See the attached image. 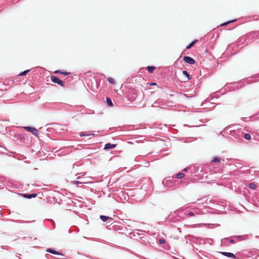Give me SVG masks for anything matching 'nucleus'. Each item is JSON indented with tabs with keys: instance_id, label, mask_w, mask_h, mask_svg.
Instances as JSON below:
<instances>
[{
	"instance_id": "obj_1",
	"label": "nucleus",
	"mask_w": 259,
	"mask_h": 259,
	"mask_svg": "<svg viewBox=\"0 0 259 259\" xmlns=\"http://www.w3.org/2000/svg\"><path fill=\"white\" fill-rule=\"evenodd\" d=\"M230 132V135L237 140L241 139L243 136V131L241 129L231 131Z\"/></svg>"
},
{
	"instance_id": "obj_2",
	"label": "nucleus",
	"mask_w": 259,
	"mask_h": 259,
	"mask_svg": "<svg viewBox=\"0 0 259 259\" xmlns=\"http://www.w3.org/2000/svg\"><path fill=\"white\" fill-rule=\"evenodd\" d=\"M130 237L132 239H136L137 240H142L145 242L147 241V237L146 236H141V234L137 232H132L129 234Z\"/></svg>"
},
{
	"instance_id": "obj_3",
	"label": "nucleus",
	"mask_w": 259,
	"mask_h": 259,
	"mask_svg": "<svg viewBox=\"0 0 259 259\" xmlns=\"http://www.w3.org/2000/svg\"><path fill=\"white\" fill-rule=\"evenodd\" d=\"M187 213V211L184 212L182 210H178L175 211L172 215H175V216L178 217L180 219H184L186 218Z\"/></svg>"
},
{
	"instance_id": "obj_4",
	"label": "nucleus",
	"mask_w": 259,
	"mask_h": 259,
	"mask_svg": "<svg viewBox=\"0 0 259 259\" xmlns=\"http://www.w3.org/2000/svg\"><path fill=\"white\" fill-rule=\"evenodd\" d=\"M23 128L28 132H31L34 136H38V131L36 128L31 126H24Z\"/></svg>"
},
{
	"instance_id": "obj_5",
	"label": "nucleus",
	"mask_w": 259,
	"mask_h": 259,
	"mask_svg": "<svg viewBox=\"0 0 259 259\" xmlns=\"http://www.w3.org/2000/svg\"><path fill=\"white\" fill-rule=\"evenodd\" d=\"M52 82L55 83H58L62 87L65 86V83L62 80L59 79L57 77L55 76H52L51 77Z\"/></svg>"
},
{
	"instance_id": "obj_6",
	"label": "nucleus",
	"mask_w": 259,
	"mask_h": 259,
	"mask_svg": "<svg viewBox=\"0 0 259 259\" xmlns=\"http://www.w3.org/2000/svg\"><path fill=\"white\" fill-rule=\"evenodd\" d=\"M183 60L184 61L191 65H193L196 62L194 59L189 56H185L183 58Z\"/></svg>"
},
{
	"instance_id": "obj_7",
	"label": "nucleus",
	"mask_w": 259,
	"mask_h": 259,
	"mask_svg": "<svg viewBox=\"0 0 259 259\" xmlns=\"http://www.w3.org/2000/svg\"><path fill=\"white\" fill-rule=\"evenodd\" d=\"M230 238H225L221 240V245L223 246H228L230 245Z\"/></svg>"
},
{
	"instance_id": "obj_8",
	"label": "nucleus",
	"mask_w": 259,
	"mask_h": 259,
	"mask_svg": "<svg viewBox=\"0 0 259 259\" xmlns=\"http://www.w3.org/2000/svg\"><path fill=\"white\" fill-rule=\"evenodd\" d=\"M235 238L237 239L238 242L243 240H246L249 238L247 235L235 236Z\"/></svg>"
},
{
	"instance_id": "obj_9",
	"label": "nucleus",
	"mask_w": 259,
	"mask_h": 259,
	"mask_svg": "<svg viewBox=\"0 0 259 259\" xmlns=\"http://www.w3.org/2000/svg\"><path fill=\"white\" fill-rule=\"evenodd\" d=\"M221 253L223 255L227 256V257H231V258H236L235 255L234 254L232 253H231V252H222Z\"/></svg>"
},
{
	"instance_id": "obj_10",
	"label": "nucleus",
	"mask_w": 259,
	"mask_h": 259,
	"mask_svg": "<svg viewBox=\"0 0 259 259\" xmlns=\"http://www.w3.org/2000/svg\"><path fill=\"white\" fill-rule=\"evenodd\" d=\"M116 147V144H112L111 143H107L105 144L104 147L105 150H109L111 149H113Z\"/></svg>"
},
{
	"instance_id": "obj_11",
	"label": "nucleus",
	"mask_w": 259,
	"mask_h": 259,
	"mask_svg": "<svg viewBox=\"0 0 259 259\" xmlns=\"http://www.w3.org/2000/svg\"><path fill=\"white\" fill-rule=\"evenodd\" d=\"M36 194L32 193V194H23V196L24 198H28V199H31L32 198H35L36 196Z\"/></svg>"
},
{
	"instance_id": "obj_12",
	"label": "nucleus",
	"mask_w": 259,
	"mask_h": 259,
	"mask_svg": "<svg viewBox=\"0 0 259 259\" xmlns=\"http://www.w3.org/2000/svg\"><path fill=\"white\" fill-rule=\"evenodd\" d=\"M259 81V74H257L249 78V82H256Z\"/></svg>"
},
{
	"instance_id": "obj_13",
	"label": "nucleus",
	"mask_w": 259,
	"mask_h": 259,
	"mask_svg": "<svg viewBox=\"0 0 259 259\" xmlns=\"http://www.w3.org/2000/svg\"><path fill=\"white\" fill-rule=\"evenodd\" d=\"M252 35L251 33L247 34L244 36H243L240 40L241 42H245L247 41V39L249 38V37H251Z\"/></svg>"
},
{
	"instance_id": "obj_14",
	"label": "nucleus",
	"mask_w": 259,
	"mask_h": 259,
	"mask_svg": "<svg viewBox=\"0 0 259 259\" xmlns=\"http://www.w3.org/2000/svg\"><path fill=\"white\" fill-rule=\"evenodd\" d=\"M47 252L54 254H60V253L55 250L54 249L52 248H48L46 250Z\"/></svg>"
},
{
	"instance_id": "obj_15",
	"label": "nucleus",
	"mask_w": 259,
	"mask_h": 259,
	"mask_svg": "<svg viewBox=\"0 0 259 259\" xmlns=\"http://www.w3.org/2000/svg\"><path fill=\"white\" fill-rule=\"evenodd\" d=\"M100 218L103 222H106L108 219H110L111 220H112V219L111 218H110V217H108L107 216H105V215H101Z\"/></svg>"
},
{
	"instance_id": "obj_16",
	"label": "nucleus",
	"mask_w": 259,
	"mask_h": 259,
	"mask_svg": "<svg viewBox=\"0 0 259 259\" xmlns=\"http://www.w3.org/2000/svg\"><path fill=\"white\" fill-rule=\"evenodd\" d=\"M230 238V242L231 243H236L238 242L237 239L235 238V236L229 237Z\"/></svg>"
},
{
	"instance_id": "obj_17",
	"label": "nucleus",
	"mask_w": 259,
	"mask_h": 259,
	"mask_svg": "<svg viewBox=\"0 0 259 259\" xmlns=\"http://www.w3.org/2000/svg\"><path fill=\"white\" fill-rule=\"evenodd\" d=\"M106 103L108 106L111 107L113 106L112 100L109 97L106 98Z\"/></svg>"
},
{
	"instance_id": "obj_18",
	"label": "nucleus",
	"mask_w": 259,
	"mask_h": 259,
	"mask_svg": "<svg viewBox=\"0 0 259 259\" xmlns=\"http://www.w3.org/2000/svg\"><path fill=\"white\" fill-rule=\"evenodd\" d=\"M55 73H60L61 74H63V75H68L69 74H70L69 72H63V71H61L60 70H56L54 72Z\"/></svg>"
},
{
	"instance_id": "obj_19",
	"label": "nucleus",
	"mask_w": 259,
	"mask_h": 259,
	"mask_svg": "<svg viewBox=\"0 0 259 259\" xmlns=\"http://www.w3.org/2000/svg\"><path fill=\"white\" fill-rule=\"evenodd\" d=\"M185 177V175L182 172H179L178 174H177V178L180 179L182 178H183Z\"/></svg>"
},
{
	"instance_id": "obj_20",
	"label": "nucleus",
	"mask_w": 259,
	"mask_h": 259,
	"mask_svg": "<svg viewBox=\"0 0 259 259\" xmlns=\"http://www.w3.org/2000/svg\"><path fill=\"white\" fill-rule=\"evenodd\" d=\"M221 161V159L219 157H215L213 158V159L211 161V162H220Z\"/></svg>"
},
{
	"instance_id": "obj_21",
	"label": "nucleus",
	"mask_w": 259,
	"mask_h": 259,
	"mask_svg": "<svg viewBox=\"0 0 259 259\" xmlns=\"http://www.w3.org/2000/svg\"><path fill=\"white\" fill-rule=\"evenodd\" d=\"M183 74L185 75L187 77V79H190L191 78V76L188 74L187 71L183 70Z\"/></svg>"
},
{
	"instance_id": "obj_22",
	"label": "nucleus",
	"mask_w": 259,
	"mask_h": 259,
	"mask_svg": "<svg viewBox=\"0 0 259 259\" xmlns=\"http://www.w3.org/2000/svg\"><path fill=\"white\" fill-rule=\"evenodd\" d=\"M155 69L154 66H148L147 70L149 73H152L153 70Z\"/></svg>"
},
{
	"instance_id": "obj_23",
	"label": "nucleus",
	"mask_w": 259,
	"mask_h": 259,
	"mask_svg": "<svg viewBox=\"0 0 259 259\" xmlns=\"http://www.w3.org/2000/svg\"><path fill=\"white\" fill-rule=\"evenodd\" d=\"M248 187L251 189H255L256 188V185L254 183H251L248 184Z\"/></svg>"
},
{
	"instance_id": "obj_24",
	"label": "nucleus",
	"mask_w": 259,
	"mask_h": 259,
	"mask_svg": "<svg viewBox=\"0 0 259 259\" xmlns=\"http://www.w3.org/2000/svg\"><path fill=\"white\" fill-rule=\"evenodd\" d=\"M73 184H85L86 183L85 182L83 181H73L71 182Z\"/></svg>"
},
{
	"instance_id": "obj_25",
	"label": "nucleus",
	"mask_w": 259,
	"mask_h": 259,
	"mask_svg": "<svg viewBox=\"0 0 259 259\" xmlns=\"http://www.w3.org/2000/svg\"><path fill=\"white\" fill-rule=\"evenodd\" d=\"M243 137H244V138L246 140H250L251 139V136L248 134H244L243 133Z\"/></svg>"
},
{
	"instance_id": "obj_26",
	"label": "nucleus",
	"mask_w": 259,
	"mask_h": 259,
	"mask_svg": "<svg viewBox=\"0 0 259 259\" xmlns=\"http://www.w3.org/2000/svg\"><path fill=\"white\" fill-rule=\"evenodd\" d=\"M107 80H108V82L111 84L115 83V81L113 78L108 77V78H107Z\"/></svg>"
},
{
	"instance_id": "obj_27",
	"label": "nucleus",
	"mask_w": 259,
	"mask_h": 259,
	"mask_svg": "<svg viewBox=\"0 0 259 259\" xmlns=\"http://www.w3.org/2000/svg\"><path fill=\"white\" fill-rule=\"evenodd\" d=\"M196 40L191 42L187 47V49H190L195 44Z\"/></svg>"
},
{
	"instance_id": "obj_28",
	"label": "nucleus",
	"mask_w": 259,
	"mask_h": 259,
	"mask_svg": "<svg viewBox=\"0 0 259 259\" xmlns=\"http://www.w3.org/2000/svg\"><path fill=\"white\" fill-rule=\"evenodd\" d=\"M29 71V70H25V71H24L23 72H22L21 73H20L19 75V76H23V75H24L25 74H26V73L27 72H28Z\"/></svg>"
},
{
	"instance_id": "obj_29",
	"label": "nucleus",
	"mask_w": 259,
	"mask_h": 259,
	"mask_svg": "<svg viewBox=\"0 0 259 259\" xmlns=\"http://www.w3.org/2000/svg\"><path fill=\"white\" fill-rule=\"evenodd\" d=\"M159 242L161 244H164L165 243V240L164 239H160L159 240Z\"/></svg>"
},
{
	"instance_id": "obj_30",
	"label": "nucleus",
	"mask_w": 259,
	"mask_h": 259,
	"mask_svg": "<svg viewBox=\"0 0 259 259\" xmlns=\"http://www.w3.org/2000/svg\"><path fill=\"white\" fill-rule=\"evenodd\" d=\"M79 135H80L81 137H82V136H90V135H89V134H84L83 132H81V133H80Z\"/></svg>"
},
{
	"instance_id": "obj_31",
	"label": "nucleus",
	"mask_w": 259,
	"mask_h": 259,
	"mask_svg": "<svg viewBox=\"0 0 259 259\" xmlns=\"http://www.w3.org/2000/svg\"><path fill=\"white\" fill-rule=\"evenodd\" d=\"M188 215L190 217H192V216H194L195 215V213L194 212H189L188 213Z\"/></svg>"
},
{
	"instance_id": "obj_32",
	"label": "nucleus",
	"mask_w": 259,
	"mask_h": 259,
	"mask_svg": "<svg viewBox=\"0 0 259 259\" xmlns=\"http://www.w3.org/2000/svg\"><path fill=\"white\" fill-rule=\"evenodd\" d=\"M138 241H139V242L140 244H146V242L147 241V240L145 242H144V241H143V240H138Z\"/></svg>"
},
{
	"instance_id": "obj_33",
	"label": "nucleus",
	"mask_w": 259,
	"mask_h": 259,
	"mask_svg": "<svg viewBox=\"0 0 259 259\" xmlns=\"http://www.w3.org/2000/svg\"><path fill=\"white\" fill-rule=\"evenodd\" d=\"M235 20H233V21H229L228 22H225L224 23H223V24H222L221 25H227L228 24L230 23V22H233Z\"/></svg>"
},
{
	"instance_id": "obj_34",
	"label": "nucleus",
	"mask_w": 259,
	"mask_h": 259,
	"mask_svg": "<svg viewBox=\"0 0 259 259\" xmlns=\"http://www.w3.org/2000/svg\"><path fill=\"white\" fill-rule=\"evenodd\" d=\"M184 95L187 97H192L194 96V95H188L187 94H184Z\"/></svg>"
},
{
	"instance_id": "obj_35",
	"label": "nucleus",
	"mask_w": 259,
	"mask_h": 259,
	"mask_svg": "<svg viewBox=\"0 0 259 259\" xmlns=\"http://www.w3.org/2000/svg\"><path fill=\"white\" fill-rule=\"evenodd\" d=\"M153 106H154V107H156V106H158V105H157V102H155L154 103V104H153Z\"/></svg>"
},
{
	"instance_id": "obj_36",
	"label": "nucleus",
	"mask_w": 259,
	"mask_h": 259,
	"mask_svg": "<svg viewBox=\"0 0 259 259\" xmlns=\"http://www.w3.org/2000/svg\"><path fill=\"white\" fill-rule=\"evenodd\" d=\"M188 167L185 168H184V169L183 171H187L188 170Z\"/></svg>"
},
{
	"instance_id": "obj_37",
	"label": "nucleus",
	"mask_w": 259,
	"mask_h": 259,
	"mask_svg": "<svg viewBox=\"0 0 259 259\" xmlns=\"http://www.w3.org/2000/svg\"><path fill=\"white\" fill-rule=\"evenodd\" d=\"M151 84V85H155V84H156V83H152Z\"/></svg>"
},
{
	"instance_id": "obj_38",
	"label": "nucleus",
	"mask_w": 259,
	"mask_h": 259,
	"mask_svg": "<svg viewBox=\"0 0 259 259\" xmlns=\"http://www.w3.org/2000/svg\"><path fill=\"white\" fill-rule=\"evenodd\" d=\"M79 178H80V177H79V176H77V179H79Z\"/></svg>"
},
{
	"instance_id": "obj_39",
	"label": "nucleus",
	"mask_w": 259,
	"mask_h": 259,
	"mask_svg": "<svg viewBox=\"0 0 259 259\" xmlns=\"http://www.w3.org/2000/svg\"><path fill=\"white\" fill-rule=\"evenodd\" d=\"M177 221H180V219H177Z\"/></svg>"
}]
</instances>
